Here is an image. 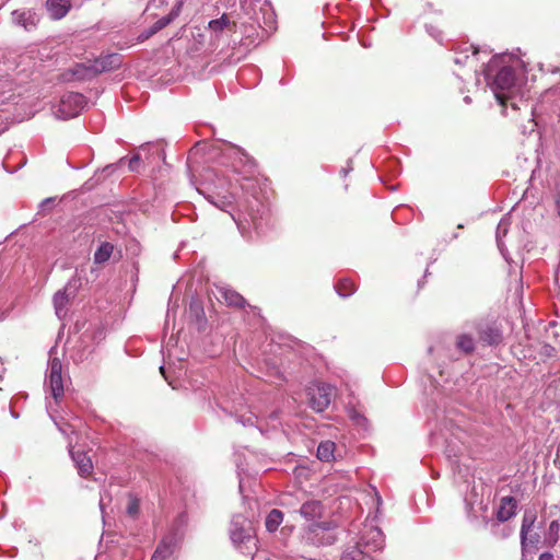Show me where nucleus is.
<instances>
[{
  "label": "nucleus",
  "mask_w": 560,
  "mask_h": 560,
  "mask_svg": "<svg viewBox=\"0 0 560 560\" xmlns=\"http://www.w3.org/2000/svg\"><path fill=\"white\" fill-rule=\"evenodd\" d=\"M69 452L75 466L79 470L80 476L89 477L93 471V464L91 458L83 452H74L71 442H69Z\"/></svg>",
  "instance_id": "nucleus-9"
},
{
  "label": "nucleus",
  "mask_w": 560,
  "mask_h": 560,
  "mask_svg": "<svg viewBox=\"0 0 560 560\" xmlns=\"http://www.w3.org/2000/svg\"><path fill=\"white\" fill-rule=\"evenodd\" d=\"M82 101V95L80 94H70L67 96V100H62V104H66L67 102H74V103H78V102H81Z\"/></svg>",
  "instance_id": "nucleus-29"
},
{
  "label": "nucleus",
  "mask_w": 560,
  "mask_h": 560,
  "mask_svg": "<svg viewBox=\"0 0 560 560\" xmlns=\"http://www.w3.org/2000/svg\"><path fill=\"white\" fill-rule=\"evenodd\" d=\"M114 252V245L103 242L94 253V264L102 265L109 260Z\"/></svg>",
  "instance_id": "nucleus-14"
},
{
  "label": "nucleus",
  "mask_w": 560,
  "mask_h": 560,
  "mask_svg": "<svg viewBox=\"0 0 560 560\" xmlns=\"http://www.w3.org/2000/svg\"><path fill=\"white\" fill-rule=\"evenodd\" d=\"M535 521H536L535 513L525 512L523 520H522L521 534H524L530 529H534Z\"/></svg>",
  "instance_id": "nucleus-22"
},
{
  "label": "nucleus",
  "mask_w": 560,
  "mask_h": 560,
  "mask_svg": "<svg viewBox=\"0 0 560 560\" xmlns=\"http://www.w3.org/2000/svg\"><path fill=\"white\" fill-rule=\"evenodd\" d=\"M174 539L172 537H167L162 539V541L158 545L152 560H166L170 558L174 551Z\"/></svg>",
  "instance_id": "nucleus-13"
},
{
  "label": "nucleus",
  "mask_w": 560,
  "mask_h": 560,
  "mask_svg": "<svg viewBox=\"0 0 560 560\" xmlns=\"http://www.w3.org/2000/svg\"><path fill=\"white\" fill-rule=\"evenodd\" d=\"M335 443L332 441H324L317 447V458L323 462H330L334 458Z\"/></svg>",
  "instance_id": "nucleus-17"
},
{
  "label": "nucleus",
  "mask_w": 560,
  "mask_h": 560,
  "mask_svg": "<svg viewBox=\"0 0 560 560\" xmlns=\"http://www.w3.org/2000/svg\"><path fill=\"white\" fill-rule=\"evenodd\" d=\"M229 23H230L229 18L225 14H223L220 19L211 20L209 22V28L214 32H220L224 27H226L229 25Z\"/></svg>",
  "instance_id": "nucleus-23"
},
{
  "label": "nucleus",
  "mask_w": 560,
  "mask_h": 560,
  "mask_svg": "<svg viewBox=\"0 0 560 560\" xmlns=\"http://www.w3.org/2000/svg\"><path fill=\"white\" fill-rule=\"evenodd\" d=\"M558 214L560 215V198L557 200Z\"/></svg>",
  "instance_id": "nucleus-33"
},
{
  "label": "nucleus",
  "mask_w": 560,
  "mask_h": 560,
  "mask_svg": "<svg viewBox=\"0 0 560 560\" xmlns=\"http://www.w3.org/2000/svg\"><path fill=\"white\" fill-rule=\"evenodd\" d=\"M475 329L482 346H498L503 340L501 327L494 320L480 319L476 322Z\"/></svg>",
  "instance_id": "nucleus-4"
},
{
  "label": "nucleus",
  "mask_w": 560,
  "mask_h": 560,
  "mask_svg": "<svg viewBox=\"0 0 560 560\" xmlns=\"http://www.w3.org/2000/svg\"><path fill=\"white\" fill-rule=\"evenodd\" d=\"M55 199L54 198H46L45 200H43L42 202V207H46L50 203H54Z\"/></svg>",
  "instance_id": "nucleus-32"
},
{
  "label": "nucleus",
  "mask_w": 560,
  "mask_h": 560,
  "mask_svg": "<svg viewBox=\"0 0 560 560\" xmlns=\"http://www.w3.org/2000/svg\"><path fill=\"white\" fill-rule=\"evenodd\" d=\"M341 560H373L369 555L362 552L361 550L354 548L349 551Z\"/></svg>",
  "instance_id": "nucleus-25"
},
{
  "label": "nucleus",
  "mask_w": 560,
  "mask_h": 560,
  "mask_svg": "<svg viewBox=\"0 0 560 560\" xmlns=\"http://www.w3.org/2000/svg\"><path fill=\"white\" fill-rule=\"evenodd\" d=\"M61 369L62 366L60 360L54 358L50 362L49 368V386L51 388L52 396L56 400H58L63 395Z\"/></svg>",
  "instance_id": "nucleus-7"
},
{
  "label": "nucleus",
  "mask_w": 560,
  "mask_h": 560,
  "mask_svg": "<svg viewBox=\"0 0 560 560\" xmlns=\"http://www.w3.org/2000/svg\"><path fill=\"white\" fill-rule=\"evenodd\" d=\"M300 514L310 522L307 530L310 534H317L318 532H327L332 528L330 522H317L324 514V506L320 501L312 500L302 504Z\"/></svg>",
  "instance_id": "nucleus-3"
},
{
  "label": "nucleus",
  "mask_w": 560,
  "mask_h": 560,
  "mask_svg": "<svg viewBox=\"0 0 560 560\" xmlns=\"http://www.w3.org/2000/svg\"><path fill=\"white\" fill-rule=\"evenodd\" d=\"M231 539L237 548L245 547L246 549H249L250 546L256 547L255 532L249 524L247 526H243L234 523L231 530Z\"/></svg>",
  "instance_id": "nucleus-6"
},
{
  "label": "nucleus",
  "mask_w": 560,
  "mask_h": 560,
  "mask_svg": "<svg viewBox=\"0 0 560 560\" xmlns=\"http://www.w3.org/2000/svg\"><path fill=\"white\" fill-rule=\"evenodd\" d=\"M46 8L50 19L60 20L65 18L71 9L70 0H47Z\"/></svg>",
  "instance_id": "nucleus-11"
},
{
  "label": "nucleus",
  "mask_w": 560,
  "mask_h": 560,
  "mask_svg": "<svg viewBox=\"0 0 560 560\" xmlns=\"http://www.w3.org/2000/svg\"><path fill=\"white\" fill-rule=\"evenodd\" d=\"M140 162H141V159L139 155H133L129 161H128V167L131 172H137L139 170V165H140Z\"/></svg>",
  "instance_id": "nucleus-27"
},
{
  "label": "nucleus",
  "mask_w": 560,
  "mask_h": 560,
  "mask_svg": "<svg viewBox=\"0 0 560 560\" xmlns=\"http://www.w3.org/2000/svg\"><path fill=\"white\" fill-rule=\"evenodd\" d=\"M283 521V513L280 510H271L266 517V528L268 532L273 533L278 529Z\"/></svg>",
  "instance_id": "nucleus-18"
},
{
  "label": "nucleus",
  "mask_w": 560,
  "mask_h": 560,
  "mask_svg": "<svg viewBox=\"0 0 560 560\" xmlns=\"http://www.w3.org/2000/svg\"><path fill=\"white\" fill-rule=\"evenodd\" d=\"M540 542V535L534 529L528 530L527 533L521 534V547L522 553H534L538 550V545Z\"/></svg>",
  "instance_id": "nucleus-12"
},
{
  "label": "nucleus",
  "mask_w": 560,
  "mask_h": 560,
  "mask_svg": "<svg viewBox=\"0 0 560 560\" xmlns=\"http://www.w3.org/2000/svg\"><path fill=\"white\" fill-rule=\"evenodd\" d=\"M310 406L316 412H323L331 401V388L326 384H313L308 387Z\"/></svg>",
  "instance_id": "nucleus-5"
},
{
  "label": "nucleus",
  "mask_w": 560,
  "mask_h": 560,
  "mask_svg": "<svg viewBox=\"0 0 560 560\" xmlns=\"http://www.w3.org/2000/svg\"><path fill=\"white\" fill-rule=\"evenodd\" d=\"M517 509V501L513 497H504L500 500V505L497 511V518L500 522H506L512 518Z\"/></svg>",
  "instance_id": "nucleus-10"
},
{
  "label": "nucleus",
  "mask_w": 560,
  "mask_h": 560,
  "mask_svg": "<svg viewBox=\"0 0 560 560\" xmlns=\"http://www.w3.org/2000/svg\"><path fill=\"white\" fill-rule=\"evenodd\" d=\"M336 290L341 298H348L355 291V284L351 279H340L336 285Z\"/></svg>",
  "instance_id": "nucleus-20"
},
{
  "label": "nucleus",
  "mask_w": 560,
  "mask_h": 560,
  "mask_svg": "<svg viewBox=\"0 0 560 560\" xmlns=\"http://www.w3.org/2000/svg\"><path fill=\"white\" fill-rule=\"evenodd\" d=\"M155 32H153V28L150 27L149 30L142 32L139 36H138V40L139 42H144L147 40L148 38H150L152 35H154Z\"/></svg>",
  "instance_id": "nucleus-28"
},
{
  "label": "nucleus",
  "mask_w": 560,
  "mask_h": 560,
  "mask_svg": "<svg viewBox=\"0 0 560 560\" xmlns=\"http://www.w3.org/2000/svg\"><path fill=\"white\" fill-rule=\"evenodd\" d=\"M467 50H471V56H469V55H465V56H463V57H460V56H456V57L454 58V62H455L456 65H469V66H471V67H472V66H476V63H475V57H476V56L478 55V52H479L478 48H476V47H474V46H471V45H470V46L467 48Z\"/></svg>",
  "instance_id": "nucleus-21"
},
{
  "label": "nucleus",
  "mask_w": 560,
  "mask_h": 560,
  "mask_svg": "<svg viewBox=\"0 0 560 560\" xmlns=\"http://www.w3.org/2000/svg\"><path fill=\"white\" fill-rule=\"evenodd\" d=\"M493 89L495 91L497 101L502 105H506V101L510 98V93L516 85V73L514 68L510 66L502 67L495 74L493 82Z\"/></svg>",
  "instance_id": "nucleus-2"
},
{
  "label": "nucleus",
  "mask_w": 560,
  "mask_h": 560,
  "mask_svg": "<svg viewBox=\"0 0 560 560\" xmlns=\"http://www.w3.org/2000/svg\"><path fill=\"white\" fill-rule=\"evenodd\" d=\"M69 303V295L67 294L66 290H60L55 293L54 295V306L56 310V314L60 317L62 313H65L66 307Z\"/></svg>",
  "instance_id": "nucleus-19"
},
{
  "label": "nucleus",
  "mask_w": 560,
  "mask_h": 560,
  "mask_svg": "<svg viewBox=\"0 0 560 560\" xmlns=\"http://www.w3.org/2000/svg\"><path fill=\"white\" fill-rule=\"evenodd\" d=\"M126 512L131 517L138 516L140 512V501L136 497L130 495Z\"/></svg>",
  "instance_id": "nucleus-24"
},
{
  "label": "nucleus",
  "mask_w": 560,
  "mask_h": 560,
  "mask_svg": "<svg viewBox=\"0 0 560 560\" xmlns=\"http://www.w3.org/2000/svg\"><path fill=\"white\" fill-rule=\"evenodd\" d=\"M121 65V57L118 54L101 56L94 61L77 63L71 72L79 80H88L103 72L118 69Z\"/></svg>",
  "instance_id": "nucleus-1"
},
{
  "label": "nucleus",
  "mask_w": 560,
  "mask_h": 560,
  "mask_svg": "<svg viewBox=\"0 0 560 560\" xmlns=\"http://www.w3.org/2000/svg\"><path fill=\"white\" fill-rule=\"evenodd\" d=\"M222 298L229 306L236 308H244L247 304L246 300L238 292L234 290H224Z\"/></svg>",
  "instance_id": "nucleus-15"
},
{
  "label": "nucleus",
  "mask_w": 560,
  "mask_h": 560,
  "mask_svg": "<svg viewBox=\"0 0 560 560\" xmlns=\"http://www.w3.org/2000/svg\"><path fill=\"white\" fill-rule=\"evenodd\" d=\"M538 560H553V555L550 552H544L539 556Z\"/></svg>",
  "instance_id": "nucleus-31"
},
{
  "label": "nucleus",
  "mask_w": 560,
  "mask_h": 560,
  "mask_svg": "<svg viewBox=\"0 0 560 560\" xmlns=\"http://www.w3.org/2000/svg\"><path fill=\"white\" fill-rule=\"evenodd\" d=\"M12 21L25 31H32L36 28L39 16L32 10H14L12 12Z\"/></svg>",
  "instance_id": "nucleus-8"
},
{
  "label": "nucleus",
  "mask_w": 560,
  "mask_h": 560,
  "mask_svg": "<svg viewBox=\"0 0 560 560\" xmlns=\"http://www.w3.org/2000/svg\"><path fill=\"white\" fill-rule=\"evenodd\" d=\"M455 345L457 350L465 354H470L475 350V340L469 334H459L456 337Z\"/></svg>",
  "instance_id": "nucleus-16"
},
{
  "label": "nucleus",
  "mask_w": 560,
  "mask_h": 560,
  "mask_svg": "<svg viewBox=\"0 0 560 560\" xmlns=\"http://www.w3.org/2000/svg\"><path fill=\"white\" fill-rule=\"evenodd\" d=\"M171 15L163 16L162 19L158 20L151 27L153 28V32L158 33L159 31L167 26L171 23Z\"/></svg>",
  "instance_id": "nucleus-26"
},
{
  "label": "nucleus",
  "mask_w": 560,
  "mask_h": 560,
  "mask_svg": "<svg viewBox=\"0 0 560 560\" xmlns=\"http://www.w3.org/2000/svg\"><path fill=\"white\" fill-rule=\"evenodd\" d=\"M558 530H559V523H558V521H552L549 524V532L550 533H557Z\"/></svg>",
  "instance_id": "nucleus-30"
}]
</instances>
